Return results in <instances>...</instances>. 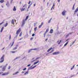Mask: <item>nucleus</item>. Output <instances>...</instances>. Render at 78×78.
Returning a JSON list of instances; mask_svg holds the SVG:
<instances>
[{
    "label": "nucleus",
    "instance_id": "36",
    "mask_svg": "<svg viewBox=\"0 0 78 78\" xmlns=\"http://www.w3.org/2000/svg\"><path fill=\"white\" fill-rule=\"evenodd\" d=\"M34 50H37V48H35L34 49H33Z\"/></svg>",
    "mask_w": 78,
    "mask_h": 78
},
{
    "label": "nucleus",
    "instance_id": "7",
    "mask_svg": "<svg viewBox=\"0 0 78 78\" xmlns=\"http://www.w3.org/2000/svg\"><path fill=\"white\" fill-rule=\"evenodd\" d=\"M9 74V73L8 72L5 73H2V76H4V75H8Z\"/></svg>",
    "mask_w": 78,
    "mask_h": 78
},
{
    "label": "nucleus",
    "instance_id": "39",
    "mask_svg": "<svg viewBox=\"0 0 78 78\" xmlns=\"http://www.w3.org/2000/svg\"><path fill=\"white\" fill-rule=\"evenodd\" d=\"M14 42L13 41L12 44L11 45V47H12V45H13V44H14Z\"/></svg>",
    "mask_w": 78,
    "mask_h": 78
},
{
    "label": "nucleus",
    "instance_id": "57",
    "mask_svg": "<svg viewBox=\"0 0 78 78\" xmlns=\"http://www.w3.org/2000/svg\"><path fill=\"white\" fill-rule=\"evenodd\" d=\"M57 1L58 2H60V0H57Z\"/></svg>",
    "mask_w": 78,
    "mask_h": 78
},
{
    "label": "nucleus",
    "instance_id": "10",
    "mask_svg": "<svg viewBox=\"0 0 78 78\" xmlns=\"http://www.w3.org/2000/svg\"><path fill=\"white\" fill-rule=\"evenodd\" d=\"M72 34V33H69L67 35H66V37H68V36H69V35H70L71 34Z\"/></svg>",
    "mask_w": 78,
    "mask_h": 78
},
{
    "label": "nucleus",
    "instance_id": "11",
    "mask_svg": "<svg viewBox=\"0 0 78 78\" xmlns=\"http://www.w3.org/2000/svg\"><path fill=\"white\" fill-rule=\"evenodd\" d=\"M19 73V71H17V72L13 74V75H16V74H17V73Z\"/></svg>",
    "mask_w": 78,
    "mask_h": 78
},
{
    "label": "nucleus",
    "instance_id": "27",
    "mask_svg": "<svg viewBox=\"0 0 78 78\" xmlns=\"http://www.w3.org/2000/svg\"><path fill=\"white\" fill-rule=\"evenodd\" d=\"M14 23V20H13L12 21V23Z\"/></svg>",
    "mask_w": 78,
    "mask_h": 78
},
{
    "label": "nucleus",
    "instance_id": "35",
    "mask_svg": "<svg viewBox=\"0 0 78 78\" xmlns=\"http://www.w3.org/2000/svg\"><path fill=\"white\" fill-rule=\"evenodd\" d=\"M40 58V57H37L36 59V60H37V59H39Z\"/></svg>",
    "mask_w": 78,
    "mask_h": 78
},
{
    "label": "nucleus",
    "instance_id": "25",
    "mask_svg": "<svg viewBox=\"0 0 78 78\" xmlns=\"http://www.w3.org/2000/svg\"><path fill=\"white\" fill-rule=\"evenodd\" d=\"M16 51H11V52L12 53H16Z\"/></svg>",
    "mask_w": 78,
    "mask_h": 78
},
{
    "label": "nucleus",
    "instance_id": "50",
    "mask_svg": "<svg viewBox=\"0 0 78 78\" xmlns=\"http://www.w3.org/2000/svg\"><path fill=\"white\" fill-rule=\"evenodd\" d=\"M10 68H11V67L9 66L8 67V69H10Z\"/></svg>",
    "mask_w": 78,
    "mask_h": 78
},
{
    "label": "nucleus",
    "instance_id": "8",
    "mask_svg": "<svg viewBox=\"0 0 78 78\" xmlns=\"http://www.w3.org/2000/svg\"><path fill=\"white\" fill-rule=\"evenodd\" d=\"M59 52H55L54 53H53V55H58V54H59Z\"/></svg>",
    "mask_w": 78,
    "mask_h": 78
},
{
    "label": "nucleus",
    "instance_id": "42",
    "mask_svg": "<svg viewBox=\"0 0 78 78\" xmlns=\"http://www.w3.org/2000/svg\"><path fill=\"white\" fill-rule=\"evenodd\" d=\"M3 73V72H0V75H1V74H2Z\"/></svg>",
    "mask_w": 78,
    "mask_h": 78
},
{
    "label": "nucleus",
    "instance_id": "37",
    "mask_svg": "<svg viewBox=\"0 0 78 78\" xmlns=\"http://www.w3.org/2000/svg\"><path fill=\"white\" fill-rule=\"evenodd\" d=\"M42 27V25H40L39 26V28H41V27Z\"/></svg>",
    "mask_w": 78,
    "mask_h": 78
},
{
    "label": "nucleus",
    "instance_id": "59",
    "mask_svg": "<svg viewBox=\"0 0 78 78\" xmlns=\"http://www.w3.org/2000/svg\"><path fill=\"white\" fill-rule=\"evenodd\" d=\"M3 31V30H1V32L2 33V32Z\"/></svg>",
    "mask_w": 78,
    "mask_h": 78
},
{
    "label": "nucleus",
    "instance_id": "33",
    "mask_svg": "<svg viewBox=\"0 0 78 78\" xmlns=\"http://www.w3.org/2000/svg\"><path fill=\"white\" fill-rule=\"evenodd\" d=\"M30 6H31V5H29L28 7V9H29V8H30Z\"/></svg>",
    "mask_w": 78,
    "mask_h": 78
},
{
    "label": "nucleus",
    "instance_id": "30",
    "mask_svg": "<svg viewBox=\"0 0 78 78\" xmlns=\"http://www.w3.org/2000/svg\"><path fill=\"white\" fill-rule=\"evenodd\" d=\"M11 34H10L9 36V39L10 40L11 39Z\"/></svg>",
    "mask_w": 78,
    "mask_h": 78
},
{
    "label": "nucleus",
    "instance_id": "54",
    "mask_svg": "<svg viewBox=\"0 0 78 78\" xmlns=\"http://www.w3.org/2000/svg\"><path fill=\"white\" fill-rule=\"evenodd\" d=\"M22 73H25V72L24 71H22Z\"/></svg>",
    "mask_w": 78,
    "mask_h": 78
},
{
    "label": "nucleus",
    "instance_id": "13",
    "mask_svg": "<svg viewBox=\"0 0 78 78\" xmlns=\"http://www.w3.org/2000/svg\"><path fill=\"white\" fill-rule=\"evenodd\" d=\"M75 4H74L73 5V6L72 8L73 10H74V9H75Z\"/></svg>",
    "mask_w": 78,
    "mask_h": 78
},
{
    "label": "nucleus",
    "instance_id": "46",
    "mask_svg": "<svg viewBox=\"0 0 78 78\" xmlns=\"http://www.w3.org/2000/svg\"><path fill=\"white\" fill-rule=\"evenodd\" d=\"M34 35H35L34 34H33L32 35V36L33 37L34 36Z\"/></svg>",
    "mask_w": 78,
    "mask_h": 78
},
{
    "label": "nucleus",
    "instance_id": "63",
    "mask_svg": "<svg viewBox=\"0 0 78 78\" xmlns=\"http://www.w3.org/2000/svg\"><path fill=\"white\" fill-rule=\"evenodd\" d=\"M22 38H20L19 40H22Z\"/></svg>",
    "mask_w": 78,
    "mask_h": 78
},
{
    "label": "nucleus",
    "instance_id": "56",
    "mask_svg": "<svg viewBox=\"0 0 78 78\" xmlns=\"http://www.w3.org/2000/svg\"><path fill=\"white\" fill-rule=\"evenodd\" d=\"M18 44H17V45H16V47H18Z\"/></svg>",
    "mask_w": 78,
    "mask_h": 78
},
{
    "label": "nucleus",
    "instance_id": "21",
    "mask_svg": "<svg viewBox=\"0 0 78 78\" xmlns=\"http://www.w3.org/2000/svg\"><path fill=\"white\" fill-rule=\"evenodd\" d=\"M22 32H21L20 33L19 36H20V37H21V36H22Z\"/></svg>",
    "mask_w": 78,
    "mask_h": 78
},
{
    "label": "nucleus",
    "instance_id": "20",
    "mask_svg": "<svg viewBox=\"0 0 78 78\" xmlns=\"http://www.w3.org/2000/svg\"><path fill=\"white\" fill-rule=\"evenodd\" d=\"M53 32V30H51L50 31V33H52Z\"/></svg>",
    "mask_w": 78,
    "mask_h": 78
},
{
    "label": "nucleus",
    "instance_id": "51",
    "mask_svg": "<svg viewBox=\"0 0 78 78\" xmlns=\"http://www.w3.org/2000/svg\"><path fill=\"white\" fill-rule=\"evenodd\" d=\"M43 23H41V26H42V25H43Z\"/></svg>",
    "mask_w": 78,
    "mask_h": 78
},
{
    "label": "nucleus",
    "instance_id": "17",
    "mask_svg": "<svg viewBox=\"0 0 78 78\" xmlns=\"http://www.w3.org/2000/svg\"><path fill=\"white\" fill-rule=\"evenodd\" d=\"M53 48H49V49H48V50L47 51L48 52L49 51H50V50L51 49H52Z\"/></svg>",
    "mask_w": 78,
    "mask_h": 78
},
{
    "label": "nucleus",
    "instance_id": "48",
    "mask_svg": "<svg viewBox=\"0 0 78 78\" xmlns=\"http://www.w3.org/2000/svg\"><path fill=\"white\" fill-rule=\"evenodd\" d=\"M4 29V27H3L2 28L1 30H3Z\"/></svg>",
    "mask_w": 78,
    "mask_h": 78
},
{
    "label": "nucleus",
    "instance_id": "38",
    "mask_svg": "<svg viewBox=\"0 0 78 78\" xmlns=\"http://www.w3.org/2000/svg\"><path fill=\"white\" fill-rule=\"evenodd\" d=\"M33 37H31V38L30 40V41H32V40H33Z\"/></svg>",
    "mask_w": 78,
    "mask_h": 78
},
{
    "label": "nucleus",
    "instance_id": "44",
    "mask_svg": "<svg viewBox=\"0 0 78 78\" xmlns=\"http://www.w3.org/2000/svg\"><path fill=\"white\" fill-rule=\"evenodd\" d=\"M30 66H31V64H29L27 65V67H30Z\"/></svg>",
    "mask_w": 78,
    "mask_h": 78
},
{
    "label": "nucleus",
    "instance_id": "40",
    "mask_svg": "<svg viewBox=\"0 0 78 78\" xmlns=\"http://www.w3.org/2000/svg\"><path fill=\"white\" fill-rule=\"evenodd\" d=\"M30 3H31V1H30L29 2H28V4L29 5H30Z\"/></svg>",
    "mask_w": 78,
    "mask_h": 78
},
{
    "label": "nucleus",
    "instance_id": "29",
    "mask_svg": "<svg viewBox=\"0 0 78 78\" xmlns=\"http://www.w3.org/2000/svg\"><path fill=\"white\" fill-rule=\"evenodd\" d=\"M74 67H75V65H74L73 67L72 68H71V70H72V69H73V68H74Z\"/></svg>",
    "mask_w": 78,
    "mask_h": 78
},
{
    "label": "nucleus",
    "instance_id": "3",
    "mask_svg": "<svg viewBox=\"0 0 78 78\" xmlns=\"http://www.w3.org/2000/svg\"><path fill=\"white\" fill-rule=\"evenodd\" d=\"M5 58V55H3L0 58V63H2L4 61V58Z\"/></svg>",
    "mask_w": 78,
    "mask_h": 78
},
{
    "label": "nucleus",
    "instance_id": "45",
    "mask_svg": "<svg viewBox=\"0 0 78 78\" xmlns=\"http://www.w3.org/2000/svg\"><path fill=\"white\" fill-rule=\"evenodd\" d=\"M53 6H52V7L51 8V10H52V9H53Z\"/></svg>",
    "mask_w": 78,
    "mask_h": 78
},
{
    "label": "nucleus",
    "instance_id": "22",
    "mask_svg": "<svg viewBox=\"0 0 78 78\" xmlns=\"http://www.w3.org/2000/svg\"><path fill=\"white\" fill-rule=\"evenodd\" d=\"M17 47H15L13 49V50H16V49H17Z\"/></svg>",
    "mask_w": 78,
    "mask_h": 78
},
{
    "label": "nucleus",
    "instance_id": "31",
    "mask_svg": "<svg viewBox=\"0 0 78 78\" xmlns=\"http://www.w3.org/2000/svg\"><path fill=\"white\" fill-rule=\"evenodd\" d=\"M31 50H33V49L30 50L29 51L28 53H30V52Z\"/></svg>",
    "mask_w": 78,
    "mask_h": 78
},
{
    "label": "nucleus",
    "instance_id": "1",
    "mask_svg": "<svg viewBox=\"0 0 78 78\" xmlns=\"http://www.w3.org/2000/svg\"><path fill=\"white\" fill-rule=\"evenodd\" d=\"M27 9V4L24 5L23 7V8L20 7V10L21 12H22V11H24L25 9Z\"/></svg>",
    "mask_w": 78,
    "mask_h": 78
},
{
    "label": "nucleus",
    "instance_id": "62",
    "mask_svg": "<svg viewBox=\"0 0 78 78\" xmlns=\"http://www.w3.org/2000/svg\"><path fill=\"white\" fill-rule=\"evenodd\" d=\"M28 9H28V8L27 9V11H28Z\"/></svg>",
    "mask_w": 78,
    "mask_h": 78
},
{
    "label": "nucleus",
    "instance_id": "60",
    "mask_svg": "<svg viewBox=\"0 0 78 78\" xmlns=\"http://www.w3.org/2000/svg\"><path fill=\"white\" fill-rule=\"evenodd\" d=\"M47 40H48V39L47 38V39H46L45 41H47Z\"/></svg>",
    "mask_w": 78,
    "mask_h": 78
},
{
    "label": "nucleus",
    "instance_id": "53",
    "mask_svg": "<svg viewBox=\"0 0 78 78\" xmlns=\"http://www.w3.org/2000/svg\"><path fill=\"white\" fill-rule=\"evenodd\" d=\"M69 40V39H68L67 40H66V41H68Z\"/></svg>",
    "mask_w": 78,
    "mask_h": 78
},
{
    "label": "nucleus",
    "instance_id": "43",
    "mask_svg": "<svg viewBox=\"0 0 78 78\" xmlns=\"http://www.w3.org/2000/svg\"><path fill=\"white\" fill-rule=\"evenodd\" d=\"M36 23H34V26L36 27Z\"/></svg>",
    "mask_w": 78,
    "mask_h": 78
},
{
    "label": "nucleus",
    "instance_id": "61",
    "mask_svg": "<svg viewBox=\"0 0 78 78\" xmlns=\"http://www.w3.org/2000/svg\"><path fill=\"white\" fill-rule=\"evenodd\" d=\"M34 6H36V4H34Z\"/></svg>",
    "mask_w": 78,
    "mask_h": 78
},
{
    "label": "nucleus",
    "instance_id": "32",
    "mask_svg": "<svg viewBox=\"0 0 78 78\" xmlns=\"http://www.w3.org/2000/svg\"><path fill=\"white\" fill-rule=\"evenodd\" d=\"M62 41V40H60L59 42L58 43V44H60L61 43V42Z\"/></svg>",
    "mask_w": 78,
    "mask_h": 78
},
{
    "label": "nucleus",
    "instance_id": "58",
    "mask_svg": "<svg viewBox=\"0 0 78 78\" xmlns=\"http://www.w3.org/2000/svg\"><path fill=\"white\" fill-rule=\"evenodd\" d=\"M53 6H55V4L54 3L53 4Z\"/></svg>",
    "mask_w": 78,
    "mask_h": 78
},
{
    "label": "nucleus",
    "instance_id": "14",
    "mask_svg": "<svg viewBox=\"0 0 78 78\" xmlns=\"http://www.w3.org/2000/svg\"><path fill=\"white\" fill-rule=\"evenodd\" d=\"M75 41H73V42L72 43V44L70 45V46L71 47V46H72V45H73V44H74L75 43Z\"/></svg>",
    "mask_w": 78,
    "mask_h": 78
},
{
    "label": "nucleus",
    "instance_id": "47",
    "mask_svg": "<svg viewBox=\"0 0 78 78\" xmlns=\"http://www.w3.org/2000/svg\"><path fill=\"white\" fill-rule=\"evenodd\" d=\"M48 31V30H47L45 32V33H47Z\"/></svg>",
    "mask_w": 78,
    "mask_h": 78
},
{
    "label": "nucleus",
    "instance_id": "64",
    "mask_svg": "<svg viewBox=\"0 0 78 78\" xmlns=\"http://www.w3.org/2000/svg\"><path fill=\"white\" fill-rule=\"evenodd\" d=\"M1 7H2V8H3V6L2 5V6H1Z\"/></svg>",
    "mask_w": 78,
    "mask_h": 78
},
{
    "label": "nucleus",
    "instance_id": "28",
    "mask_svg": "<svg viewBox=\"0 0 78 78\" xmlns=\"http://www.w3.org/2000/svg\"><path fill=\"white\" fill-rule=\"evenodd\" d=\"M7 25H8V23H6V24L4 25V27H6V26H7Z\"/></svg>",
    "mask_w": 78,
    "mask_h": 78
},
{
    "label": "nucleus",
    "instance_id": "23",
    "mask_svg": "<svg viewBox=\"0 0 78 78\" xmlns=\"http://www.w3.org/2000/svg\"><path fill=\"white\" fill-rule=\"evenodd\" d=\"M4 1L3 0H1L0 1V3H3V2H4Z\"/></svg>",
    "mask_w": 78,
    "mask_h": 78
},
{
    "label": "nucleus",
    "instance_id": "6",
    "mask_svg": "<svg viewBox=\"0 0 78 78\" xmlns=\"http://www.w3.org/2000/svg\"><path fill=\"white\" fill-rule=\"evenodd\" d=\"M66 11L64 10L62 12V16H66Z\"/></svg>",
    "mask_w": 78,
    "mask_h": 78
},
{
    "label": "nucleus",
    "instance_id": "19",
    "mask_svg": "<svg viewBox=\"0 0 78 78\" xmlns=\"http://www.w3.org/2000/svg\"><path fill=\"white\" fill-rule=\"evenodd\" d=\"M28 71H27V72H26L25 73H24V75H27V74H28Z\"/></svg>",
    "mask_w": 78,
    "mask_h": 78
},
{
    "label": "nucleus",
    "instance_id": "52",
    "mask_svg": "<svg viewBox=\"0 0 78 78\" xmlns=\"http://www.w3.org/2000/svg\"><path fill=\"white\" fill-rule=\"evenodd\" d=\"M34 30H37V27H36L34 28Z\"/></svg>",
    "mask_w": 78,
    "mask_h": 78
},
{
    "label": "nucleus",
    "instance_id": "4",
    "mask_svg": "<svg viewBox=\"0 0 78 78\" xmlns=\"http://www.w3.org/2000/svg\"><path fill=\"white\" fill-rule=\"evenodd\" d=\"M20 31H21V30H18L16 31V34H17V36H18V34H19V33H20Z\"/></svg>",
    "mask_w": 78,
    "mask_h": 78
},
{
    "label": "nucleus",
    "instance_id": "12",
    "mask_svg": "<svg viewBox=\"0 0 78 78\" xmlns=\"http://www.w3.org/2000/svg\"><path fill=\"white\" fill-rule=\"evenodd\" d=\"M6 5L7 6V7H9V2H7L6 4Z\"/></svg>",
    "mask_w": 78,
    "mask_h": 78
},
{
    "label": "nucleus",
    "instance_id": "34",
    "mask_svg": "<svg viewBox=\"0 0 78 78\" xmlns=\"http://www.w3.org/2000/svg\"><path fill=\"white\" fill-rule=\"evenodd\" d=\"M26 69H27V68H25L24 69H23V70L24 71V70H26Z\"/></svg>",
    "mask_w": 78,
    "mask_h": 78
},
{
    "label": "nucleus",
    "instance_id": "41",
    "mask_svg": "<svg viewBox=\"0 0 78 78\" xmlns=\"http://www.w3.org/2000/svg\"><path fill=\"white\" fill-rule=\"evenodd\" d=\"M3 23H4V22H3L2 23H0V24H1V25H2L3 24Z\"/></svg>",
    "mask_w": 78,
    "mask_h": 78
},
{
    "label": "nucleus",
    "instance_id": "9",
    "mask_svg": "<svg viewBox=\"0 0 78 78\" xmlns=\"http://www.w3.org/2000/svg\"><path fill=\"white\" fill-rule=\"evenodd\" d=\"M36 67V65L35 66H34L32 67V66H31L30 68V69H34L35 67Z\"/></svg>",
    "mask_w": 78,
    "mask_h": 78
},
{
    "label": "nucleus",
    "instance_id": "24",
    "mask_svg": "<svg viewBox=\"0 0 78 78\" xmlns=\"http://www.w3.org/2000/svg\"><path fill=\"white\" fill-rule=\"evenodd\" d=\"M51 19H52V18H51L50 19V20L48 21V23H50V22H51Z\"/></svg>",
    "mask_w": 78,
    "mask_h": 78
},
{
    "label": "nucleus",
    "instance_id": "16",
    "mask_svg": "<svg viewBox=\"0 0 78 78\" xmlns=\"http://www.w3.org/2000/svg\"><path fill=\"white\" fill-rule=\"evenodd\" d=\"M69 43V41H67L64 45V47H66L67 44H68V43Z\"/></svg>",
    "mask_w": 78,
    "mask_h": 78
},
{
    "label": "nucleus",
    "instance_id": "55",
    "mask_svg": "<svg viewBox=\"0 0 78 78\" xmlns=\"http://www.w3.org/2000/svg\"><path fill=\"white\" fill-rule=\"evenodd\" d=\"M4 49H5V47L3 48L2 50H4Z\"/></svg>",
    "mask_w": 78,
    "mask_h": 78
},
{
    "label": "nucleus",
    "instance_id": "2",
    "mask_svg": "<svg viewBox=\"0 0 78 78\" xmlns=\"http://www.w3.org/2000/svg\"><path fill=\"white\" fill-rule=\"evenodd\" d=\"M29 16H26L25 19H24L23 20V21L22 23V24L21 25V27H23V25H24V24L25 23V21L27 20L28 19Z\"/></svg>",
    "mask_w": 78,
    "mask_h": 78
},
{
    "label": "nucleus",
    "instance_id": "26",
    "mask_svg": "<svg viewBox=\"0 0 78 78\" xmlns=\"http://www.w3.org/2000/svg\"><path fill=\"white\" fill-rule=\"evenodd\" d=\"M5 68L3 67L2 68V71H5Z\"/></svg>",
    "mask_w": 78,
    "mask_h": 78
},
{
    "label": "nucleus",
    "instance_id": "15",
    "mask_svg": "<svg viewBox=\"0 0 78 78\" xmlns=\"http://www.w3.org/2000/svg\"><path fill=\"white\" fill-rule=\"evenodd\" d=\"M13 10L14 11H16V7H15V6H14V7L13 9Z\"/></svg>",
    "mask_w": 78,
    "mask_h": 78
},
{
    "label": "nucleus",
    "instance_id": "18",
    "mask_svg": "<svg viewBox=\"0 0 78 78\" xmlns=\"http://www.w3.org/2000/svg\"><path fill=\"white\" fill-rule=\"evenodd\" d=\"M39 62V61H37V62H36L34 63V65H35V64H37Z\"/></svg>",
    "mask_w": 78,
    "mask_h": 78
},
{
    "label": "nucleus",
    "instance_id": "49",
    "mask_svg": "<svg viewBox=\"0 0 78 78\" xmlns=\"http://www.w3.org/2000/svg\"><path fill=\"white\" fill-rule=\"evenodd\" d=\"M54 51V50H52V51H51V52L50 53H51L53 52Z\"/></svg>",
    "mask_w": 78,
    "mask_h": 78
},
{
    "label": "nucleus",
    "instance_id": "5",
    "mask_svg": "<svg viewBox=\"0 0 78 78\" xmlns=\"http://www.w3.org/2000/svg\"><path fill=\"white\" fill-rule=\"evenodd\" d=\"M78 8H77L74 11V15H75V14H76V13L78 12Z\"/></svg>",
    "mask_w": 78,
    "mask_h": 78
}]
</instances>
